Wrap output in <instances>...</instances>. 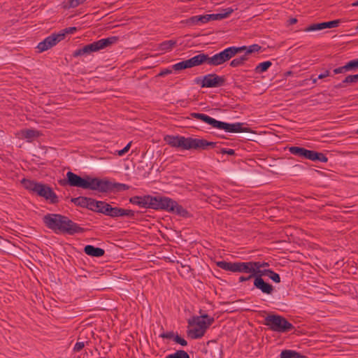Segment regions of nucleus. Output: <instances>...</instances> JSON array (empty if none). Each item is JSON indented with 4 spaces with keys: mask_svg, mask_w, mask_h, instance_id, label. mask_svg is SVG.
Masks as SVG:
<instances>
[{
    "mask_svg": "<svg viewBox=\"0 0 358 358\" xmlns=\"http://www.w3.org/2000/svg\"><path fill=\"white\" fill-rule=\"evenodd\" d=\"M45 226L56 234L74 235L82 234L85 229L73 222L68 217L61 214L49 213L43 216Z\"/></svg>",
    "mask_w": 358,
    "mask_h": 358,
    "instance_id": "1",
    "label": "nucleus"
},
{
    "mask_svg": "<svg viewBox=\"0 0 358 358\" xmlns=\"http://www.w3.org/2000/svg\"><path fill=\"white\" fill-rule=\"evenodd\" d=\"M243 49V48H236L235 46H231L212 57H209L208 55L204 53L199 54L187 59V62L190 68L199 66L203 63H206L211 66H219L229 61Z\"/></svg>",
    "mask_w": 358,
    "mask_h": 358,
    "instance_id": "2",
    "label": "nucleus"
},
{
    "mask_svg": "<svg viewBox=\"0 0 358 358\" xmlns=\"http://www.w3.org/2000/svg\"><path fill=\"white\" fill-rule=\"evenodd\" d=\"M59 184L61 185H69L72 187H81L85 189L91 190H99L101 187L100 179L98 178H92L87 176L86 178H82L80 176L69 171L66 173V179L60 180Z\"/></svg>",
    "mask_w": 358,
    "mask_h": 358,
    "instance_id": "3",
    "label": "nucleus"
},
{
    "mask_svg": "<svg viewBox=\"0 0 358 358\" xmlns=\"http://www.w3.org/2000/svg\"><path fill=\"white\" fill-rule=\"evenodd\" d=\"M21 182L25 189L50 201V203L55 204L59 202L58 196L48 185L24 178L22 180Z\"/></svg>",
    "mask_w": 358,
    "mask_h": 358,
    "instance_id": "4",
    "label": "nucleus"
},
{
    "mask_svg": "<svg viewBox=\"0 0 358 358\" xmlns=\"http://www.w3.org/2000/svg\"><path fill=\"white\" fill-rule=\"evenodd\" d=\"M264 325L273 331L285 333L294 329V325L285 317L279 315H268L264 319Z\"/></svg>",
    "mask_w": 358,
    "mask_h": 358,
    "instance_id": "5",
    "label": "nucleus"
},
{
    "mask_svg": "<svg viewBox=\"0 0 358 358\" xmlns=\"http://www.w3.org/2000/svg\"><path fill=\"white\" fill-rule=\"evenodd\" d=\"M161 199L162 196H152L150 195L134 196L129 199V202L138 206L140 208L159 210Z\"/></svg>",
    "mask_w": 358,
    "mask_h": 358,
    "instance_id": "6",
    "label": "nucleus"
},
{
    "mask_svg": "<svg viewBox=\"0 0 358 358\" xmlns=\"http://www.w3.org/2000/svg\"><path fill=\"white\" fill-rule=\"evenodd\" d=\"M194 81L202 88H213L223 86L225 83V78L224 76H220L215 73H209L204 76L196 77Z\"/></svg>",
    "mask_w": 358,
    "mask_h": 358,
    "instance_id": "7",
    "label": "nucleus"
},
{
    "mask_svg": "<svg viewBox=\"0 0 358 358\" xmlns=\"http://www.w3.org/2000/svg\"><path fill=\"white\" fill-rule=\"evenodd\" d=\"M159 210H165L168 212L175 213L178 215L186 217L188 215V211L176 201L166 196H162L160 201Z\"/></svg>",
    "mask_w": 358,
    "mask_h": 358,
    "instance_id": "8",
    "label": "nucleus"
},
{
    "mask_svg": "<svg viewBox=\"0 0 358 358\" xmlns=\"http://www.w3.org/2000/svg\"><path fill=\"white\" fill-rule=\"evenodd\" d=\"M244 123L236 122L233 124L221 122L217 120L215 128L218 129H223L229 133H241V132H252L250 127H243Z\"/></svg>",
    "mask_w": 358,
    "mask_h": 358,
    "instance_id": "9",
    "label": "nucleus"
},
{
    "mask_svg": "<svg viewBox=\"0 0 358 358\" xmlns=\"http://www.w3.org/2000/svg\"><path fill=\"white\" fill-rule=\"evenodd\" d=\"M213 317L207 314L201 316H194L188 320V326H195L206 333L207 329L214 322Z\"/></svg>",
    "mask_w": 358,
    "mask_h": 358,
    "instance_id": "10",
    "label": "nucleus"
},
{
    "mask_svg": "<svg viewBox=\"0 0 358 358\" xmlns=\"http://www.w3.org/2000/svg\"><path fill=\"white\" fill-rule=\"evenodd\" d=\"M64 38V34H52L50 36L46 37L43 41L40 42L37 48L38 52H42L48 49L51 48L57 43L60 42Z\"/></svg>",
    "mask_w": 358,
    "mask_h": 358,
    "instance_id": "11",
    "label": "nucleus"
},
{
    "mask_svg": "<svg viewBox=\"0 0 358 358\" xmlns=\"http://www.w3.org/2000/svg\"><path fill=\"white\" fill-rule=\"evenodd\" d=\"M117 41L116 36H112L106 38H101L99 41H94L92 43L86 45L88 48L89 52L91 54L94 52H97L103 50Z\"/></svg>",
    "mask_w": 358,
    "mask_h": 358,
    "instance_id": "12",
    "label": "nucleus"
},
{
    "mask_svg": "<svg viewBox=\"0 0 358 358\" xmlns=\"http://www.w3.org/2000/svg\"><path fill=\"white\" fill-rule=\"evenodd\" d=\"M101 187H99V192H110L114 190L116 191H124L129 189V186L118 182H111L107 180L100 179Z\"/></svg>",
    "mask_w": 358,
    "mask_h": 358,
    "instance_id": "13",
    "label": "nucleus"
},
{
    "mask_svg": "<svg viewBox=\"0 0 358 358\" xmlns=\"http://www.w3.org/2000/svg\"><path fill=\"white\" fill-rule=\"evenodd\" d=\"M233 12V8H227L225 9H222L218 13L206 14L201 15V23L202 24H203L212 20H221L225 19L228 17Z\"/></svg>",
    "mask_w": 358,
    "mask_h": 358,
    "instance_id": "14",
    "label": "nucleus"
},
{
    "mask_svg": "<svg viewBox=\"0 0 358 358\" xmlns=\"http://www.w3.org/2000/svg\"><path fill=\"white\" fill-rule=\"evenodd\" d=\"M260 264L255 262H238V272L250 273L249 275L255 277L256 269L259 268Z\"/></svg>",
    "mask_w": 358,
    "mask_h": 358,
    "instance_id": "15",
    "label": "nucleus"
},
{
    "mask_svg": "<svg viewBox=\"0 0 358 358\" xmlns=\"http://www.w3.org/2000/svg\"><path fill=\"white\" fill-rule=\"evenodd\" d=\"M177 148L182 150H196V138L179 136Z\"/></svg>",
    "mask_w": 358,
    "mask_h": 358,
    "instance_id": "16",
    "label": "nucleus"
},
{
    "mask_svg": "<svg viewBox=\"0 0 358 358\" xmlns=\"http://www.w3.org/2000/svg\"><path fill=\"white\" fill-rule=\"evenodd\" d=\"M254 286L261 290L262 293L268 295L272 294L274 290L273 286L265 282L262 278H255L254 279Z\"/></svg>",
    "mask_w": 358,
    "mask_h": 358,
    "instance_id": "17",
    "label": "nucleus"
},
{
    "mask_svg": "<svg viewBox=\"0 0 358 358\" xmlns=\"http://www.w3.org/2000/svg\"><path fill=\"white\" fill-rule=\"evenodd\" d=\"M289 152L295 156L301 157V159H310V150H307L304 148L292 146L289 148Z\"/></svg>",
    "mask_w": 358,
    "mask_h": 358,
    "instance_id": "18",
    "label": "nucleus"
},
{
    "mask_svg": "<svg viewBox=\"0 0 358 358\" xmlns=\"http://www.w3.org/2000/svg\"><path fill=\"white\" fill-rule=\"evenodd\" d=\"M124 216L134 218L135 216V212L132 210L124 209L118 207H112V211L110 217H118Z\"/></svg>",
    "mask_w": 358,
    "mask_h": 358,
    "instance_id": "19",
    "label": "nucleus"
},
{
    "mask_svg": "<svg viewBox=\"0 0 358 358\" xmlns=\"http://www.w3.org/2000/svg\"><path fill=\"white\" fill-rule=\"evenodd\" d=\"M190 116L193 118L201 120L202 122L210 125L212 127L215 128L217 120L204 113H190Z\"/></svg>",
    "mask_w": 358,
    "mask_h": 358,
    "instance_id": "20",
    "label": "nucleus"
},
{
    "mask_svg": "<svg viewBox=\"0 0 358 358\" xmlns=\"http://www.w3.org/2000/svg\"><path fill=\"white\" fill-rule=\"evenodd\" d=\"M84 252L89 256L100 257L103 256L105 250L101 248H96L91 245H87L84 248Z\"/></svg>",
    "mask_w": 358,
    "mask_h": 358,
    "instance_id": "21",
    "label": "nucleus"
},
{
    "mask_svg": "<svg viewBox=\"0 0 358 358\" xmlns=\"http://www.w3.org/2000/svg\"><path fill=\"white\" fill-rule=\"evenodd\" d=\"M217 266L227 271L234 273L238 272V262H227L225 261H220L216 263Z\"/></svg>",
    "mask_w": 358,
    "mask_h": 358,
    "instance_id": "22",
    "label": "nucleus"
},
{
    "mask_svg": "<svg viewBox=\"0 0 358 358\" xmlns=\"http://www.w3.org/2000/svg\"><path fill=\"white\" fill-rule=\"evenodd\" d=\"M187 334L191 339H198L203 337L205 333L195 326H189Z\"/></svg>",
    "mask_w": 358,
    "mask_h": 358,
    "instance_id": "23",
    "label": "nucleus"
},
{
    "mask_svg": "<svg viewBox=\"0 0 358 358\" xmlns=\"http://www.w3.org/2000/svg\"><path fill=\"white\" fill-rule=\"evenodd\" d=\"M215 142H210L203 138H196V150H206L208 147L215 148Z\"/></svg>",
    "mask_w": 358,
    "mask_h": 358,
    "instance_id": "24",
    "label": "nucleus"
},
{
    "mask_svg": "<svg viewBox=\"0 0 358 358\" xmlns=\"http://www.w3.org/2000/svg\"><path fill=\"white\" fill-rule=\"evenodd\" d=\"M21 133L22 136L26 138L28 142H31L35 138H37L41 135L40 131L33 129L22 130Z\"/></svg>",
    "mask_w": 358,
    "mask_h": 358,
    "instance_id": "25",
    "label": "nucleus"
},
{
    "mask_svg": "<svg viewBox=\"0 0 358 358\" xmlns=\"http://www.w3.org/2000/svg\"><path fill=\"white\" fill-rule=\"evenodd\" d=\"M280 358H308L306 356L301 355V353L292 350H284L280 355Z\"/></svg>",
    "mask_w": 358,
    "mask_h": 358,
    "instance_id": "26",
    "label": "nucleus"
},
{
    "mask_svg": "<svg viewBox=\"0 0 358 358\" xmlns=\"http://www.w3.org/2000/svg\"><path fill=\"white\" fill-rule=\"evenodd\" d=\"M180 24H185L187 27L201 25V15H195L186 20H181Z\"/></svg>",
    "mask_w": 358,
    "mask_h": 358,
    "instance_id": "27",
    "label": "nucleus"
},
{
    "mask_svg": "<svg viewBox=\"0 0 358 358\" xmlns=\"http://www.w3.org/2000/svg\"><path fill=\"white\" fill-rule=\"evenodd\" d=\"M100 203H101V201H96L92 198H88L86 208L99 213V209L101 206Z\"/></svg>",
    "mask_w": 358,
    "mask_h": 358,
    "instance_id": "28",
    "label": "nucleus"
},
{
    "mask_svg": "<svg viewBox=\"0 0 358 358\" xmlns=\"http://www.w3.org/2000/svg\"><path fill=\"white\" fill-rule=\"evenodd\" d=\"M310 160L313 162L318 161L321 162H327L328 161V158L322 152L311 150Z\"/></svg>",
    "mask_w": 358,
    "mask_h": 358,
    "instance_id": "29",
    "label": "nucleus"
},
{
    "mask_svg": "<svg viewBox=\"0 0 358 358\" xmlns=\"http://www.w3.org/2000/svg\"><path fill=\"white\" fill-rule=\"evenodd\" d=\"M179 135H166L164 138V141L171 147L177 148L178 140Z\"/></svg>",
    "mask_w": 358,
    "mask_h": 358,
    "instance_id": "30",
    "label": "nucleus"
},
{
    "mask_svg": "<svg viewBox=\"0 0 358 358\" xmlns=\"http://www.w3.org/2000/svg\"><path fill=\"white\" fill-rule=\"evenodd\" d=\"M272 63L270 61H266L259 64L255 69V71L257 73H262L266 71L270 66H271Z\"/></svg>",
    "mask_w": 358,
    "mask_h": 358,
    "instance_id": "31",
    "label": "nucleus"
},
{
    "mask_svg": "<svg viewBox=\"0 0 358 358\" xmlns=\"http://www.w3.org/2000/svg\"><path fill=\"white\" fill-rule=\"evenodd\" d=\"M87 200L88 197L78 196L76 198H72L71 201L76 206H80L82 208H86Z\"/></svg>",
    "mask_w": 358,
    "mask_h": 358,
    "instance_id": "32",
    "label": "nucleus"
},
{
    "mask_svg": "<svg viewBox=\"0 0 358 358\" xmlns=\"http://www.w3.org/2000/svg\"><path fill=\"white\" fill-rule=\"evenodd\" d=\"M247 60H248V57H247L246 55H243L241 57H239L234 59L230 62V66H231V67H238V66H243V64L245 63V62L247 61Z\"/></svg>",
    "mask_w": 358,
    "mask_h": 358,
    "instance_id": "33",
    "label": "nucleus"
},
{
    "mask_svg": "<svg viewBox=\"0 0 358 358\" xmlns=\"http://www.w3.org/2000/svg\"><path fill=\"white\" fill-rule=\"evenodd\" d=\"M100 208L99 209V213H103L105 215L110 216L112 211V206L105 201H101Z\"/></svg>",
    "mask_w": 358,
    "mask_h": 358,
    "instance_id": "34",
    "label": "nucleus"
},
{
    "mask_svg": "<svg viewBox=\"0 0 358 358\" xmlns=\"http://www.w3.org/2000/svg\"><path fill=\"white\" fill-rule=\"evenodd\" d=\"M165 358H190V357L185 350H179L174 353L168 355Z\"/></svg>",
    "mask_w": 358,
    "mask_h": 358,
    "instance_id": "35",
    "label": "nucleus"
},
{
    "mask_svg": "<svg viewBox=\"0 0 358 358\" xmlns=\"http://www.w3.org/2000/svg\"><path fill=\"white\" fill-rule=\"evenodd\" d=\"M241 48H243L244 49L242 50L240 52H242L243 51L246 50V52H245L246 55L248 54L259 52L262 49V47L260 45H259L258 44H253L248 47L243 45V46H241Z\"/></svg>",
    "mask_w": 358,
    "mask_h": 358,
    "instance_id": "36",
    "label": "nucleus"
},
{
    "mask_svg": "<svg viewBox=\"0 0 358 358\" xmlns=\"http://www.w3.org/2000/svg\"><path fill=\"white\" fill-rule=\"evenodd\" d=\"M176 45V41L173 40H169L162 42L160 44V48L162 50L169 51Z\"/></svg>",
    "mask_w": 358,
    "mask_h": 358,
    "instance_id": "37",
    "label": "nucleus"
},
{
    "mask_svg": "<svg viewBox=\"0 0 358 358\" xmlns=\"http://www.w3.org/2000/svg\"><path fill=\"white\" fill-rule=\"evenodd\" d=\"M324 29V22L312 24L308 27H306L303 31L306 32L315 31Z\"/></svg>",
    "mask_w": 358,
    "mask_h": 358,
    "instance_id": "38",
    "label": "nucleus"
},
{
    "mask_svg": "<svg viewBox=\"0 0 358 358\" xmlns=\"http://www.w3.org/2000/svg\"><path fill=\"white\" fill-rule=\"evenodd\" d=\"M190 68L187 60H184L173 65L172 69L175 71H180Z\"/></svg>",
    "mask_w": 358,
    "mask_h": 358,
    "instance_id": "39",
    "label": "nucleus"
},
{
    "mask_svg": "<svg viewBox=\"0 0 358 358\" xmlns=\"http://www.w3.org/2000/svg\"><path fill=\"white\" fill-rule=\"evenodd\" d=\"M90 53L88 51V48L86 45L83 46V48L78 49L75 50L73 53V56L75 57L82 56V55H90Z\"/></svg>",
    "mask_w": 358,
    "mask_h": 358,
    "instance_id": "40",
    "label": "nucleus"
},
{
    "mask_svg": "<svg viewBox=\"0 0 358 358\" xmlns=\"http://www.w3.org/2000/svg\"><path fill=\"white\" fill-rule=\"evenodd\" d=\"M341 23L340 20H335L329 22H324V29L337 27Z\"/></svg>",
    "mask_w": 358,
    "mask_h": 358,
    "instance_id": "41",
    "label": "nucleus"
},
{
    "mask_svg": "<svg viewBox=\"0 0 358 358\" xmlns=\"http://www.w3.org/2000/svg\"><path fill=\"white\" fill-rule=\"evenodd\" d=\"M271 269H256L255 278H262L264 275L269 276V273H271Z\"/></svg>",
    "mask_w": 358,
    "mask_h": 358,
    "instance_id": "42",
    "label": "nucleus"
},
{
    "mask_svg": "<svg viewBox=\"0 0 358 358\" xmlns=\"http://www.w3.org/2000/svg\"><path fill=\"white\" fill-rule=\"evenodd\" d=\"M344 83H358V73L355 75H349L344 79Z\"/></svg>",
    "mask_w": 358,
    "mask_h": 358,
    "instance_id": "43",
    "label": "nucleus"
},
{
    "mask_svg": "<svg viewBox=\"0 0 358 358\" xmlns=\"http://www.w3.org/2000/svg\"><path fill=\"white\" fill-rule=\"evenodd\" d=\"M346 65L348 71L358 69V59L350 61Z\"/></svg>",
    "mask_w": 358,
    "mask_h": 358,
    "instance_id": "44",
    "label": "nucleus"
},
{
    "mask_svg": "<svg viewBox=\"0 0 358 358\" xmlns=\"http://www.w3.org/2000/svg\"><path fill=\"white\" fill-rule=\"evenodd\" d=\"M86 0H69V8H76L80 4L83 3Z\"/></svg>",
    "mask_w": 358,
    "mask_h": 358,
    "instance_id": "45",
    "label": "nucleus"
},
{
    "mask_svg": "<svg viewBox=\"0 0 358 358\" xmlns=\"http://www.w3.org/2000/svg\"><path fill=\"white\" fill-rule=\"evenodd\" d=\"M268 278L276 283H279L280 282V277L279 274L274 272L273 270H271V273H269Z\"/></svg>",
    "mask_w": 358,
    "mask_h": 358,
    "instance_id": "46",
    "label": "nucleus"
},
{
    "mask_svg": "<svg viewBox=\"0 0 358 358\" xmlns=\"http://www.w3.org/2000/svg\"><path fill=\"white\" fill-rule=\"evenodd\" d=\"M175 334L173 331H168V332H163L159 335V337L162 338H168V339H173L175 337Z\"/></svg>",
    "mask_w": 358,
    "mask_h": 358,
    "instance_id": "47",
    "label": "nucleus"
},
{
    "mask_svg": "<svg viewBox=\"0 0 358 358\" xmlns=\"http://www.w3.org/2000/svg\"><path fill=\"white\" fill-rule=\"evenodd\" d=\"M173 341L176 343L181 345L182 346H186L187 345V342L183 338L179 336L178 334L176 335Z\"/></svg>",
    "mask_w": 358,
    "mask_h": 358,
    "instance_id": "48",
    "label": "nucleus"
},
{
    "mask_svg": "<svg viewBox=\"0 0 358 358\" xmlns=\"http://www.w3.org/2000/svg\"><path fill=\"white\" fill-rule=\"evenodd\" d=\"M347 67V65H344L343 66H341V67H338V68H336L334 70V74H338V73H345L346 71H348V69Z\"/></svg>",
    "mask_w": 358,
    "mask_h": 358,
    "instance_id": "49",
    "label": "nucleus"
},
{
    "mask_svg": "<svg viewBox=\"0 0 358 358\" xmlns=\"http://www.w3.org/2000/svg\"><path fill=\"white\" fill-rule=\"evenodd\" d=\"M85 347L84 342H77L73 348V350L75 352H79L83 348Z\"/></svg>",
    "mask_w": 358,
    "mask_h": 358,
    "instance_id": "50",
    "label": "nucleus"
},
{
    "mask_svg": "<svg viewBox=\"0 0 358 358\" xmlns=\"http://www.w3.org/2000/svg\"><path fill=\"white\" fill-rule=\"evenodd\" d=\"M222 154H227L229 155H234L235 151L233 149H227V148H222L220 151Z\"/></svg>",
    "mask_w": 358,
    "mask_h": 358,
    "instance_id": "51",
    "label": "nucleus"
},
{
    "mask_svg": "<svg viewBox=\"0 0 358 358\" xmlns=\"http://www.w3.org/2000/svg\"><path fill=\"white\" fill-rule=\"evenodd\" d=\"M131 142H129L122 150L118 151V155L120 156L124 155L126 152H127L131 147Z\"/></svg>",
    "mask_w": 358,
    "mask_h": 358,
    "instance_id": "52",
    "label": "nucleus"
},
{
    "mask_svg": "<svg viewBox=\"0 0 358 358\" xmlns=\"http://www.w3.org/2000/svg\"><path fill=\"white\" fill-rule=\"evenodd\" d=\"M76 29H77L75 27H68V28H66L63 31L64 32H62L61 34H64V35L66 34H73L76 31Z\"/></svg>",
    "mask_w": 358,
    "mask_h": 358,
    "instance_id": "53",
    "label": "nucleus"
},
{
    "mask_svg": "<svg viewBox=\"0 0 358 358\" xmlns=\"http://www.w3.org/2000/svg\"><path fill=\"white\" fill-rule=\"evenodd\" d=\"M330 76V71L329 70H326L324 73L320 74L317 77L319 79H323L327 76Z\"/></svg>",
    "mask_w": 358,
    "mask_h": 358,
    "instance_id": "54",
    "label": "nucleus"
},
{
    "mask_svg": "<svg viewBox=\"0 0 358 358\" xmlns=\"http://www.w3.org/2000/svg\"><path fill=\"white\" fill-rule=\"evenodd\" d=\"M172 73V70H170V69H164L163 71H162L159 73V76H164L166 75H168V74H170Z\"/></svg>",
    "mask_w": 358,
    "mask_h": 358,
    "instance_id": "55",
    "label": "nucleus"
},
{
    "mask_svg": "<svg viewBox=\"0 0 358 358\" xmlns=\"http://www.w3.org/2000/svg\"><path fill=\"white\" fill-rule=\"evenodd\" d=\"M252 278H254V277H252V275H248V276H241L239 278V282H244V281H248V280H250V279Z\"/></svg>",
    "mask_w": 358,
    "mask_h": 358,
    "instance_id": "56",
    "label": "nucleus"
},
{
    "mask_svg": "<svg viewBox=\"0 0 358 358\" xmlns=\"http://www.w3.org/2000/svg\"><path fill=\"white\" fill-rule=\"evenodd\" d=\"M257 262L260 264V266H259V269H261L262 267H266V266H269L268 263H267V262Z\"/></svg>",
    "mask_w": 358,
    "mask_h": 358,
    "instance_id": "57",
    "label": "nucleus"
},
{
    "mask_svg": "<svg viewBox=\"0 0 358 358\" xmlns=\"http://www.w3.org/2000/svg\"><path fill=\"white\" fill-rule=\"evenodd\" d=\"M345 84H348V83H344V80H343L342 83L336 85L335 86V87H336V88H343V87H345Z\"/></svg>",
    "mask_w": 358,
    "mask_h": 358,
    "instance_id": "58",
    "label": "nucleus"
},
{
    "mask_svg": "<svg viewBox=\"0 0 358 358\" xmlns=\"http://www.w3.org/2000/svg\"><path fill=\"white\" fill-rule=\"evenodd\" d=\"M297 22V20L296 18H291L289 20V24H294Z\"/></svg>",
    "mask_w": 358,
    "mask_h": 358,
    "instance_id": "59",
    "label": "nucleus"
},
{
    "mask_svg": "<svg viewBox=\"0 0 358 358\" xmlns=\"http://www.w3.org/2000/svg\"><path fill=\"white\" fill-rule=\"evenodd\" d=\"M313 81V84H315L317 83V78H314L313 76H311V78H310Z\"/></svg>",
    "mask_w": 358,
    "mask_h": 358,
    "instance_id": "60",
    "label": "nucleus"
},
{
    "mask_svg": "<svg viewBox=\"0 0 358 358\" xmlns=\"http://www.w3.org/2000/svg\"><path fill=\"white\" fill-rule=\"evenodd\" d=\"M352 6H358V0L352 3Z\"/></svg>",
    "mask_w": 358,
    "mask_h": 358,
    "instance_id": "61",
    "label": "nucleus"
},
{
    "mask_svg": "<svg viewBox=\"0 0 358 358\" xmlns=\"http://www.w3.org/2000/svg\"><path fill=\"white\" fill-rule=\"evenodd\" d=\"M357 133H358V130H357Z\"/></svg>",
    "mask_w": 358,
    "mask_h": 358,
    "instance_id": "62",
    "label": "nucleus"
},
{
    "mask_svg": "<svg viewBox=\"0 0 358 358\" xmlns=\"http://www.w3.org/2000/svg\"><path fill=\"white\" fill-rule=\"evenodd\" d=\"M1 238V237L0 236V238Z\"/></svg>",
    "mask_w": 358,
    "mask_h": 358,
    "instance_id": "63",
    "label": "nucleus"
}]
</instances>
